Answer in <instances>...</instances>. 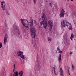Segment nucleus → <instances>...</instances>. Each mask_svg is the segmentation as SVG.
<instances>
[{
	"label": "nucleus",
	"instance_id": "1",
	"mask_svg": "<svg viewBox=\"0 0 76 76\" xmlns=\"http://www.w3.org/2000/svg\"><path fill=\"white\" fill-rule=\"evenodd\" d=\"M42 21L40 23V25L38 26V28L39 29H41V28H42V25L43 28H46L48 25V23L47 21V18L46 16L45 15V14H43V15L42 16Z\"/></svg>",
	"mask_w": 76,
	"mask_h": 76
},
{
	"label": "nucleus",
	"instance_id": "2",
	"mask_svg": "<svg viewBox=\"0 0 76 76\" xmlns=\"http://www.w3.org/2000/svg\"><path fill=\"white\" fill-rule=\"evenodd\" d=\"M68 23L69 25V27L72 26V24L71 23H69V22L66 21L65 20H62V22H61V26H63V27H65L66 26L67 27H69V25H68Z\"/></svg>",
	"mask_w": 76,
	"mask_h": 76
},
{
	"label": "nucleus",
	"instance_id": "3",
	"mask_svg": "<svg viewBox=\"0 0 76 76\" xmlns=\"http://www.w3.org/2000/svg\"><path fill=\"white\" fill-rule=\"evenodd\" d=\"M20 20L22 24L23 25V26H25V27H26V28H28V24H27L26 23H25V22L26 21L27 22L29 23V22H28V21L27 20L24 19H22V18L20 19Z\"/></svg>",
	"mask_w": 76,
	"mask_h": 76
},
{
	"label": "nucleus",
	"instance_id": "4",
	"mask_svg": "<svg viewBox=\"0 0 76 76\" xmlns=\"http://www.w3.org/2000/svg\"><path fill=\"white\" fill-rule=\"evenodd\" d=\"M17 54L18 56L21 57L22 60H25V55H23V52L22 51H17Z\"/></svg>",
	"mask_w": 76,
	"mask_h": 76
},
{
	"label": "nucleus",
	"instance_id": "5",
	"mask_svg": "<svg viewBox=\"0 0 76 76\" xmlns=\"http://www.w3.org/2000/svg\"><path fill=\"white\" fill-rule=\"evenodd\" d=\"M41 64H35V71H37L38 70H39L40 68H41Z\"/></svg>",
	"mask_w": 76,
	"mask_h": 76
},
{
	"label": "nucleus",
	"instance_id": "6",
	"mask_svg": "<svg viewBox=\"0 0 76 76\" xmlns=\"http://www.w3.org/2000/svg\"><path fill=\"white\" fill-rule=\"evenodd\" d=\"M48 23L50 25V26H49V30L51 31V29H52V28H53V22L51 20H50L48 21Z\"/></svg>",
	"mask_w": 76,
	"mask_h": 76
},
{
	"label": "nucleus",
	"instance_id": "7",
	"mask_svg": "<svg viewBox=\"0 0 76 76\" xmlns=\"http://www.w3.org/2000/svg\"><path fill=\"white\" fill-rule=\"evenodd\" d=\"M8 38V35H7V33L4 37V44H6L7 42V40Z\"/></svg>",
	"mask_w": 76,
	"mask_h": 76
},
{
	"label": "nucleus",
	"instance_id": "8",
	"mask_svg": "<svg viewBox=\"0 0 76 76\" xmlns=\"http://www.w3.org/2000/svg\"><path fill=\"white\" fill-rule=\"evenodd\" d=\"M3 4H5V2L4 1L1 2V6L2 9L3 10H5V8L4 7H5V5L3 6Z\"/></svg>",
	"mask_w": 76,
	"mask_h": 76
},
{
	"label": "nucleus",
	"instance_id": "9",
	"mask_svg": "<svg viewBox=\"0 0 76 76\" xmlns=\"http://www.w3.org/2000/svg\"><path fill=\"white\" fill-rule=\"evenodd\" d=\"M30 31L31 33L34 34V33H35L36 30H35V28L34 27H32L30 28Z\"/></svg>",
	"mask_w": 76,
	"mask_h": 76
},
{
	"label": "nucleus",
	"instance_id": "10",
	"mask_svg": "<svg viewBox=\"0 0 76 76\" xmlns=\"http://www.w3.org/2000/svg\"><path fill=\"white\" fill-rule=\"evenodd\" d=\"M32 44L33 45V47L37 49V44H36L35 40H34L32 41Z\"/></svg>",
	"mask_w": 76,
	"mask_h": 76
},
{
	"label": "nucleus",
	"instance_id": "11",
	"mask_svg": "<svg viewBox=\"0 0 76 76\" xmlns=\"http://www.w3.org/2000/svg\"><path fill=\"white\" fill-rule=\"evenodd\" d=\"M64 73L62 69V68H60V76H64Z\"/></svg>",
	"mask_w": 76,
	"mask_h": 76
},
{
	"label": "nucleus",
	"instance_id": "12",
	"mask_svg": "<svg viewBox=\"0 0 76 76\" xmlns=\"http://www.w3.org/2000/svg\"><path fill=\"white\" fill-rule=\"evenodd\" d=\"M54 74H55V75H58V73L57 69H54Z\"/></svg>",
	"mask_w": 76,
	"mask_h": 76
},
{
	"label": "nucleus",
	"instance_id": "13",
	"mask_svg": "<svg viewBox=\"0 0 76 76\" xmlns=\"http://www.w3.org/2000/svg\"><path fill=\"white\" fill-rule=\"evenodd\" d=\"M33 21H34V20L32 19L31 21H30L29 22V25L31 27L33 26Z\"/></svg>",
	"mask_w": 76,
	"mask_h": 76
},
{
	"label": "nucleus",
	"instance_id": "14",
	"mask_svg": "<svg viewBox=\"0 0 76 76\" xmlns=\"http://www.w3.org/2000/svg\"><path fill=\"white\" fill-rule=\"evenodd\" d=\"M19 75V72L18 71H16L14 72L13 76H18V75Z\"/></svg>",
	"mask_w": 76,
	"mask_h": 76
},
{
	"label": "nucleus",
	"instance_id": "15",
	"mask_svg": "<svg viewBox=\"0 0 76 76\" xmlns=\"http://www.w3.org/2000/svg\"><path fill=\"white\" fill-rule=\"evenodd\" d=\"M64 15H65V14L64 13L60 12V13L59 16L61 18H63V17L64 16Z\"/></svg>",
	"mask_w": 76,
	"mask_h": 76
},
{
	"label": "nucleus",
	"instance_id": "16",
	"mask_svg": "<svg viewBox=\"0 0 76 76\" xmlns=\"http://www.w3.org/2000/svg\"><path fill=\"white\" fill-rule=\"evenodd\" d=\"M14 28L15 29H16V30H17V31H18V30H19L18 26H16V23L14 24Z\"/></svg>",
	"mask_w": 76,
	"mask_h": 76
},
{
	"label": "nucleus",
	"instance_id": "17",
	"mask_svg": "<svg viewBox=\"0 0 76 76\" xmlns=\"http://www.w3.org/2000/svg\"><path fill=\"white\" fill-rule=\"evenodd\" d=\"M31 37L33 38H35L36 34H35V33H31Z\"/></svg>",
	"mask_w": 76,
	"mask_h": 76
},
{
	"label": "nucleus",
	"instance_id": "18",
	"mask_svg": "<svg viewBox=\"0 0 76 76\" xmlns=\"http://www.w3.org/2000/svg\"><path fill=\"white\" fill-rule=\"evenodd\" d=\"M58 60L59 63H60V61H61V54H59L58 55Z\"/></svg>",
	"mask_w": 76,
	"mask_h": 76
},
{
	"label": "nucleus",
	"instance_id": "19",
	"mask_svg": "<svg viewBox=\"0 0 76 76\" xmlns=\"http://www.w3.org/2000/svg\"><path fill=\"white\" fill-rule=\"evenodd\" d=\"M23 72L22 71H20L18 73V74L20 75H23Z\"/></svg>",
	"mask_w": 76,
	"mask_h": 76
},
{
	"label": "nucleus",
	"instance_id": "20",
	"mask_svg": "<svg viewBox=\"0 0 76 76\" xmlns=\"http://www.w3.org/2000/svg\"><path fill=\"white\" fill-rule=\"evenodd\" d=\"M2 74L4 76H5V75H6V71H5V69H4V70L2 73Z\"/></svg>",
	"mask_w": 76,
	"mask_h": 76
},
{
	"label": "nucleus",
	"instance_id": "21",
	"mask_svg": "<svg viewBox=\"0 0 76 76\" xmlns=\"http://www.w3.org/2000/svg\"><path fill=\"white\" fill-rule=\"evenodd\" d=\"M74 38V35L73 34V33H72L71 34V37H70L71 40H72L73 39V38Z\"/></svg>",
	"mask_w": 76,
	"mask_h": 76
},
{
	"label": "nucleus",
	"instance_id": "22",
	"mask_svg": "<svg viewBox=\"0 0 76 76\" xmlns=\"http://www.w3.org/2000/svg\"><path fill=\"white\" fill-rule=\"evenodd\" d=\"M76 15V12H72V16H75Z\"/></svg>",
	"mask_w": 76,
	"mask_h": 76
},
{
	"label": "nucleus",
	"instance_id": "23",
	"mask_svg": "<svg viewBox=\"0 0 76 76\" xmlns=\"http://www.w3.org/2000/svg\"><path fill=\"white\" fill-rule=\"evenodd\" d=\"M64 12H65L64 10L62 9L61 10V13H64Z\"/></svg>",
	"mask_w": 76,
	"mask_h": 76
},
{
	"label": "nucleus",
	"instance_id": "24",
	"mask_svg": "<svg viewBox=\"0 0 76 76\" xmlns=\"http://www.w3.org/2000/svg\"><path fill=\"white\" fill-rule=\"evenodd\" d=\"M56 69H57V68L56 67V65H54V66L53 67V70H55Z\"/></svg>",
	"mask_w": 76,
	"mask_h": 76
},
{
	"label": "nucleus",
	"instance_id": "25",
	"mask_svg": "<svg viewBox=\"0 0 76 76\" xmlns=\"http://www.w3.org/2000/svg\"><path fill=\"white\" fill-rule=\"evenodd\" d=\"M75 69V67L74 66V65H73V64H72V70H74V69Z\"/></svg>",
	"mask_w": 76,
	"mask_h": 76
},
{
	"label": "nucleus",
	"instance_id": "26",
	"mask_svg": "<svg viewBox=\"0 0 76 76\" xmlns=\"http://www.w3.org/2000/svg\"><path fill=\"white\" fill-rule=\"evenodd\" d=\"M0 48H1V47H2V45H3V44H2V43L0 42Z\"/></svg>",
	"mask_w": 76,
	"mask_h": 76
},
{
	"label": "nucleus",
	"instance_id": "27",
	"mask_svg": "<svg viewBox=\"0 0 76 76\" xmlns=\"http://www.w3.org/2000/svg\"><path fill=\"white\" fill-rule=\"evenodd\" d=\"M48 41H51V39L50 38H48Z\"/></svg>",
	"mask_w": 76,
	"mask_h": 76
},
{
	"label": "nucleus",
	"instance_id": "28",
	"mask_svg": "<svg viewBox=\"0 0 76 76\" xmlns=\"http://www.w3.org/2000/svg\"><path fill=\"white\" fill-rule=\"evenodd\" d=\"M34 3L35 4H36L37 3V0H34Z\"/></svg>",
	"mask_w": 76,
	"mask_h": 76
},
{
	"label": "nucleus",
	"instance_id": "29",
	"mask_svg": "<svg viewBox=\"0 0 76 76\" xmlns=\"http://www.w3.org/2000/svg\"><path fill=\"white\" fill-rule=\"evenodd\" d=\"M72 26H71V27H69V29L70 30H72V29L73 28L72 27Z\"/></svg>",
	"mask_w": 76,
	"mask_h": 76
},
{
	"label": "nucleus",
	"instance_id": "30",
	"mask_svg": "<svg viewBox=\"0 0 76 76\" xmlns=\"http://www.w3.org/2000/svg\"><path fill=\"white\" fill-rule=\"evenodd\" d=\"M59 53H60V54H61V53H62V51L60 50H59Z\"/></svg>",
	"mask_w": 76,
	"mask_h": 76
},
{
	"label": "nucleus",
	"instance_id": "31",
	"mask_svg": "<svg viewBox=\"0 0 76 76\" xmlns=\"http://www.w3.org/2000/svg\"><path fill=\"white\" fill-rule=\"evenodd\" d=\"M15 64H14V69H13V72L15 71Z\"/></svg>",
	"mask_w": 76,
	"mask_h": 76
},
{
	"label": "nucleus",
	"instance_id": "32",
	"mask_svg": "<svg viewBox=\"0 0 76 76\" xmlns=\"http://www.w3.org/2000/svg\"><path fill=\"white\" fill-rule=\"evenodd\" d=\"M69 69H70L69 67H68V73L70 75V72H69Z\"/></svg>",
	"mask_w": 76,
	"mask_h": 76
},
{
	"label": "nucleus",
	"instance_id": "33",
	"mask_svg": "<svg viewBox=\"0 0 76 76\" xmlns=\"http://www.w3.org/2000/svg\"><path fill=\"white\" fill-rule=\"evenodd\" d=\"M50 6H51V7H52V6H51V3H49Z\"/></svg>",
	"mask_w": 76,
	"mask_h": 76
},
{
	"label": "nucleus",
	"instance_id": "34",
	"mask_svg": "<svg viewBox=\"0 0 76 76\" xmlns=\"http://www.w3.org/2000/svg\"><path fill=\"white\" fill-rule=\"evenodd\" d=\"M34 23H37V21H36L35 20H34Z\"/></svg>",
	"mask_w": 76,
	"mask_h": 76
},
{
	"label": "nucleus",
	"instance_id": "35",
	"mask_svg": "<svg viewBox=\"0 0 76 76\" xmlns=\"http://www.w3.org/2000/svg\"><path fill=\"white\" fill-rule=\"evenodd\" d=\"M57 50H58V51H59V50H60V49H59V48H57Z\"/></svg>",
	"mask_w": 76,
	"mask_h": 76
},
{
	"label": "nucleus",
	"instance_id": "36",
	"mask_svg": "<svg viewBox=\"0 0 76 76\" xmlns=\"http://www.w3.org/2000/svg\"><path fill=\"white\" fill-rule=\"evenodd\" d=\"M34 25L36 26V25H37V23H34Z\"/></svg>",
	"mask_w": 76,
	"mask_h": 76
},
{
	"label": "nucleus",
	"instance_id": "37",
	"mask_svg": "<svg viewBox=\"0 0 76 76\" xmlns=\"http://www.w3.org/2000/svg\"><path fill=\"white\" fill-rule=\"evenodd\" d=\"M70 54H72V52H70Z\"/></svg>",
	"mask_w": 76,
	"mask_h": 76
},
{
	"label": "nucleus",
	"instance_id": "38",
	"mask_svg": "<svg viewBox=\"0 0 76 76\" xmlns=\"http://www.w3.org/2000/svg\"><path fill=\"white\" fill-rule=\"evenodd\" d=\"M46 1V2H47V3L48 2V1Z\"/></svg>",
	"mask_w": 76,
	"mask_h": 76
},
{
	"label": "nucleus",
	"instance_id": "39",
	"mask_svg": "<svg viewBox=\"0 0 76 76\" xmlns=\"http://www.w3.org/2000/svg\"><path fill=\"white\" fill-rule=\"evenodd\" d=\"M73 1V0H71V1Z\"/></svg>",
	"mask_w": 76,
	"mask_h": 76
},
{
	"label": "nucleus",
	"instance_id": "40",
	"mask_svg": "<svg viewBox=\"0 0 76 76\" xmlns=\"http://www.w3.org/2000/svg\"><path fill=\"white\" fill-rule=\"evenodd\" d=\"M65 14H66V15H67V12H66Z\"/></svg>",
	"mask_w": 76,
	"mask_h": 76
},
{
	"label": "nucleus",
	"instance_id": "41",
	"mask_svg": "<svg viewBox=\"0 0 76 76\" xmlns=\"http://www.w3.org/2000/svg\"><path fill=\"white\" fill-rule=\"evenodd\" d=\"M23 75H20V76H22Z\"/></svg>",
	"mask_w": 76,
	"mask_h": 76
},
{
	"label": "nucleus",
	"instance_id": "42",
	"mask_svg": "<svg viewBox=\"0 0 76 76\" xmlns=\"http://www.w3.org/2000/svg\"><path fill=\"white\" fill-rule=\"evenodd\" d=\"M67 0L68 1H69V0Z\"/></svg>",
	"mask_w": 76,
	"mask_h": 76
},
{
	"label": "nucleus",
	"instance_id": "43",
	"mask_svg": "<svg viewBox=\"0 0 76 76\" xmlns=\"http://www.w3.org/2000/svg\"><path fill=\"white\" fill-rule=\"evenodd\" d=\"M12 74H11V76H12Z\"/></svg>",
	"mask_w": 76,
	"mask_h": 76
},
{
	"label": "nucleus",
	"instance_id": "44",
	"mask_svg": "<svg viewBox=\"0 0 76 76\" xmlns=\"http://www.w3.org/2000/svg\"><path fill=\"white\" fill-rule=\"evenodd\" d=\"M66 16H67V15H66Z\"/></svg>",
	"mask_w": 76,
	"mask_h": 76
},
{
	"label": "nucleus",
	"instance_id": "45",
	"mask_svg": "<svg viewBox=\"0 0 76 76\" xmlns=\"http://www.w3.org/2000/svg\"><path fill=\"white\" fill-rule=\"evenodd\" d=\"M37 56H38V55H37Z\"/></svg>",
	"mask_w": 76,
	"mask_h": 76
}]
</instances>
